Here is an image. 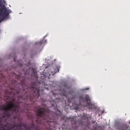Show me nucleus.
<instances>
[{
  "mask_svg": "<svg viewBox=\"0 0 130 130\" xmlns=\"http://www.w3.org/2000/svg\"><path fill=\"white\" fill-rule=\"evenodd\" d=\"M15 99L9 102V130H22L23 124L22 118L20 117V105L15 104ZM58 117L60 114L53 113L49 109H46L45 107H38L37 109V118H34L32 114L28 116L32 121V123L28 126L25 125L24 128L26 130H41L39 128V124L43 126L45 130H52V125L55 123V116Z\"/></svg>",
  "mask_w": 130,
  "mask_h": 130,
  "instance_id": "1",
  "label": "nucleus"
},
{
  "mask_svg": "<svg viewBox=\"0 0 130 130\" xmlns=\"http://www.w3.org/2000/svg\"><path fill=\"white\" fill-rule=\"evenodd\" d=\"M12 85L13 86L12 90H15L16 94H19L21 92L25 93L20 96V98L25 101L26 103L30 102L28 105L32 104L35 99L40 97V87H38L36 82H31L30 87H28L25 82V77H23L20 83H17V80L13 79Z\"/></svg>",
  "mask_w": 130,
  "mask_h": 130,
  "instance_id": "2",
  "label": "nucleus"
},
{
  "mask_svg": "<svg viewBox=\"0 0 130 130\" xmlns=\"http://www.w3.org/2000/svg\"><path fill=\"white\" fill-rule=\"evenodd\" d=\"M11 12V10L10 9H7L5 6L2 7V8H0V22H2L5 18H7Z\"/></svg>",
  "mask_w": 130,
  "mask_h": 130,
  "instance_id": "3",
  "label": "nucleus"
},
{
  "mask_svg": "<svg viewBox=\"0 0 130 130\" xmlns=\"http://www.w3.org/2000/svg\"><path fill=\"white\" fill-rule=\"evenodd\" d=\"M70 120L71 121V122L72 123V128H73V130H77L78 125H77V121L76 120V117H70L69 118Z\"/></svg>",
  "mask_w": 130,
  "mask_h": 130,
  "instance_id": "4",
  "label": "nucleus"
},
{
  "mask_svg": "<svg viewBox=\"0 0 130 130\" xmlns=\"http://www.w3.org/2000/svg\"><path fill=\"white\" fill-rule=\"evenodd\" d=\"M31 78L32 79H33V80H35L36 81H37V80H38V79L37 72L36 70H35V69H34V68H32V70Z\"/></svg>",
  "mask_w": 130,
  "mask_h": 130,
  "instance_id": "5",
  "label": "nucleus"
},
{
  "mask_svg": "<svg viewBox=\"0 0 130 130\" xmlns=\"http://www.w3.org/2000/svg\"><path fill=\"white\" fill-rule=\"evenodd\" d=\"M60 67V66L59 65L55 66V67H54L53 71H51V73L52 74V75H55V74H56V73H58Z\"/></svg>",
  "mask_w": 130,
  "mask_h": 130,
  "instance_id": "6",
  "label": "nucleus"
},
{
  "mask_svg": "<svg viewBox=\"0 0 130 130\" xmlns=\"http://www.w3.org/2000/svg\"><path fill=\"white\" fill-rule=\"evenodd\" d=\"M85 100L87 102V106H89L91 104V100L89 98V96H88V95H86L85 97Z\"/></svg>",
  "mask_w": 130,
  "mask_h": 130,
  "instance_id": "7",
  "label": "nucleus"
},
{
  "mask_svg": "<svg viewBox=\"0 0 130 130\" xmlns=\"http://www.w3.org/2000/svg\"><path fill=\"white\" fill-rule=\"evenodd\" d=\"M129 126L128 125H127L126 124H125L124 125H122V126H120L119 130H129Z\"/></svg>",
  "mask_w": 130,
  "mask_h": 130,
  "instance_id": "8",
  "label": "nucleus"
},
{
  "mask_svg": "<svg viewBox=\"0 0 130 130\" xmlns=\"http://www.w3.org/2000/svg\"><path fill=\"white\" fill-rule=\"evenodd\" d=\"M68 89H69V86H67V85H66V84H64V85H63V90L62 91L63 95H66V91H67V90H68Z\"/></svg>",
  "mask_w": 130,
  "mask_h": 130,
  "instance_id": "9",
  "label": "nucleus"
},
{
  "mask_svg": "<svg viewBox=\"0 0 130 130\" xmlns=\"http://www.w3.org/2000/svg\"><path fill=\"white\" fill-rule=\"evenodd\" d=\"M79 101H80V103L79 104V105H81V103H84L85 102V100H84V97H83V96H80L79 97Z\"/></svg>",
  "mask_w": 130,
  "mask_h": 130,
  "instance_id": "10",
  "label": "nucleus"
},
{
  "mask_svg": "<svg viewBox=\"0 0 130 130\" xmlns=\"http://www.w3.org/2000/svg\"><path fill=\"white\" fill-rule=\"evenodd\" d=\"M13 77H15L16 79L18 81L20 80L21 76L19 74H16V73H13Z\"/></svg>",
  "mask_w": 130,
  "mask_h": 130,
  "instance_id": "11",
  "label": "nucleus"
},
{
  "mask_svg": "<svg viewBox=\"0 0 130 130\" xmlns=\"http://www.w3.org/2000/svg\"><path fill=\"white\" fill-rule=\"evenodd\" d=\"M5 98L7 100H9L11 98V96L8 94L6 93Z\"/></svg>",
  "mask_w": 130,
  "mask_h": 130,
  "instance_id": "12",
  "label": "nucleus"
},
{
  "mask_svg": "<svg viewBox=\"0 0 130 130\" xmlns=\"http://www.w3.org/2000/svg\"><path fill=\"white\" fill-rule=\"evenodd\" d=\"M44 41H40V42H39L38 45H41L43 43Z\"/></svg>",
  "mask_w": 130,
  "mask_h": 130,
  "instance_id": "13",
  "label": "nucleus"
},
{
  "mask_svg": "<svg viewBox=\"0 0 130 130\" xmlns=\"http://www.w3.org/2000/svg\"><path fill=\"white\" fill-rule=\"evenodd\" d=\"M21 112H25L26 113H28V110H26V111H25V110H23V111H21Z\"/></svg>",
  "mask_w": 130,
  "mask_h": 130,
  "instance_id": "14",
  "label": "nucleus"
},
{
  "mask_svg": "<svg viewBox=\"0 0 130 130\" xmlns=\"http://www.w3.org/2000/svg\"><path fill=\"white\" fill-rule=\"evenodd\" d=\"M19 66H22V64H19Z\"/></svg>",
  "mask_w": 130,
  "mask_h": 130,
  "instance_id": "15",
  "label": "nucleus"
},
{
  "mask_svg": "<svg viewBox=\"0 0 130 130\" xmlns=\"http://www.w3.org/2000/svg\"><path fill=\"white\" fill-rule=\"evenodd\" d=\"M14 61H16V58L15 57H14Z\"/></svg>",
  "mask_w": 130,
  "mask_h": 130,
  "instance_id": "16",
  "label": "nucleus"
},
{
  "mask_svg": "<svg viewBox=\"0 0 130 130\" xmlns=\"http://www.w3.org/2000/svg\"><path fill=\"white\" fill-rule=\"evenodd\" d=\"M64 117H61L62 119H64Z\"/></svg>",
  "mask_w": 130,
  "mask_h": 130,
  "instance_id": "17",
  "label": "nucleus"
},
{
  "mask_svg": "<svg viewBox=\"0 0 130 130\" xmlns=\"http://www.w3.org/2000/svg\"><path fill=\"white\" fill-rule=\"evenodd\" d=\"M52 106H54V105L53 103H52Z\"/></svg>",
  "mask_w": 130,
  "mask_h": 130,
  "instance_id": "18",
  "label": "nucleus"
},
{
  "mask_svg": "<svg viewBox=\"0 0 130 130\" xmlns=\"http://www.w3.org/2000/svg\"><path fill=\"white\" fill-rule=\"evenodd\" d=\"M25 75H26V72H25Z\"/></svg>",
  "mask_w": 130,
  "mask_h": 130,
  "instance_id": "19",
  "label": "nucleus"
},
{
  "mask_svg": "<svg viewBox=\"0 0 130 130\" xmlns=\"http://www.w3.org/2000/svg\"><path fill=\"white\" fill-rule=\"evenodd\" d=\"M42 91H41V92H42V91H43V90H42Z\"/></svg>",
  "mask_w": 130,
  "mask_h": 130,
  "instance_id": "20",
  "label": "nucleus"
},
{
  "mask_svg": "<svg viewBox=\"0 0 130 130\" xmlns=\"http://www.w3.org/2000/svg\"><path fill=\"white\" fill-rule=\"evenodd\" d=\"M56 105V106H57V105L56 104H55V105Z\"/></svg>",
  "mask_w": 130,
  "mask_h": 130,
  "instance_id": "21",
  "label": "nucleus"
},
{
  "mask_svg": "<svg viewBox=\"0 0 130 130\" xmlns=\"http://www.w3.org/2000/svg\"><path fill=\"white\" fill-rule=\"evenodd\" d=\"M59 113H60V111H58Z\"/></svg>",
  "mask_w": 130,
  "mask_h": 130,
  "instance_id": "22",
  "label": "nucleus"
},
{
  "mask_svg": "<svg viewBox=\"0 0 130 130\" xmlns=\"http://www.w3.org/2000/svg\"><path fill=\"white\" fill-rule=\"evenodd\" d=\"M129 123H130V121H129Z\"/></svg>",
  "mask_w": 130,
  "mask_h": 130,
  "instance_id": "23",
  "label": "nucleus"
}]
</instances>
